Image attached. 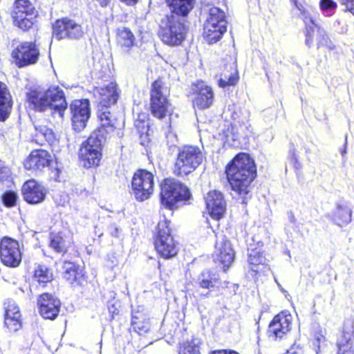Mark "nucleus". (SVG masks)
<instances>
[{
  "mask_svg": "<svg viewBox=\"0 0 354 354\" xmlns=\"http://www.w3.org/2000/svg\"><path fill=\"white\" fill-rule=\"evenodd\" d=\"M266 258L259 251L251 250L248 254V263L251 266V270L254 272L261 271L260 266L266 263Z\"/></svg>",
  "mask_w": 354,
  "mask_h": 354,
  "instance_id": "f704fd0d",
  "label": "nucleus"
},
{
  "mask_svg": "<svg viewBox=\"0 0 354 354\" xmlns=\"http://www.w3.org/2000/svg\"><path fill=\"white\" fill-rule=\"evenodd\" d=\"M354 325L348 322L344 324L342 335L337 341V354H354Z\"/></svg>",
  "mask_w": 354,
  "mask_h": 354,
  "instance_id": "393cba45",
  "label": "nucleus"
},
{
  "mask_svg": "<svg viewBox=\"0 0 354 354\" xmlns=\"http://www.w3.org/2000/svg\"><path fill=\"white\" fill-rule=\"evenodd\" d=\"M204 156L199 147L185 145L178 149L174 174L184 177L192 173L202 163Z\"/></svg>",
  "mask_w": 354,
  "mask_h": 354,
  "instance_id": "20e7f679",
  "label": "nucleus"
},
{
  "mask_svg": "<svg viewBox=\"0 0 354 354\" xmlns=\"http://www.w3.org/2000/svg\"><path fill=\"white\" fill-rule=\"evenodd\" d=\"M122 1H124V3H126L127 5H134L135 3H136V2L138 1V0H122Z\"/></svg>",
  "mask_w": 354,
  "mask_h": 354,
  "instance_id": "864d4df0",
  "label": "nucleus"
},
{
  "mask_svg": "<svg viewBox=\"0 0 354 354\" xmlns=\"http://www.w3.org/2000/svg\"><path fill=\"white\" fill-rule=\"evenodd\" d=\"M225 172L227 180L235 192L247 203L249 186L256 176L254 160L246 153H239L227 165Z\"/></svg>",
  "mask_w": 354,
  "mask_h": 354,
  "instance_id": "f03ea898",
  "label": "nucleus"
},
{
  "mask_svg": "<svg viewBox=\"0 0 354 354\" xmlns=\"http://www.w3.org/2000/svg\"><path fill=\"white\" fill-rule=\"evenodd\" d=\"M166 3L169 8L167 15L185 19L193 9L195 0H166Z\"/></svg>",
  "mask_w": 354,
  "mask_h": 354,
  "instance_id": "bb28decb",
  "label": "nucleus"
},
{
  "mask_svg": "<svg viewBox=\"0 0 354 354\" xmlns=\"http://www.w3.org/2000/svg\"><path fill=\"white\" fill-rule=\"evenodd\" d=\"M286 354H302V351L300 348L292 346L287 351Z\"/></svg>",
  "mask_w": 354,
  "mask_h": 354,
  "instance_id": "09e8293b",
  "label": "nucleus"
},
{
  "mask_svg": "<svg viewBox=\"0 0 354 354\" xmlns=\"http://www.w3.org/2000/svg\"><path fill=\"white\" fill-rule=\"evenodd\" d=\"M53 33L57 39H79L83 37L84 31L82 26L74 20L64 18L56 21Z\"/></svg>",
  "mask_w": 354,
  "mask_h": 354,
  "instance_id": "f8f14e48",
  "label": "nucleus"
},
{
  "mask_svg": "<svg viewBox=\"0 0 354 354\" xmlns=\"http://www.w3.org/2000/svg\"><path fill=\"white\" fill-rule=\"evenodd\" d=\"M131 328L139 335H145L150 329L149 317L142 306H138L132 310Z\"/></svg>",
  "mask_w": 354,
  "mask_h": 354,
  "instance_id": "b1692460",
  "label": "nucleus"
},
{
  "mask_svg": "<svg viewBox=\"0 0 354 354\" xmlns=\"http://www.w3.org/2000/svg\"><path fill=\"white\" fill-rule=\"evenodd\" d=\"M199 340L192 339L180 343L178 347V354H200Z\"/></svg>",
  "mask_w": 354,
  "mask_h": 354,
  "instance_id": "4c0bfd02",
  "label": "nucleus"
},
{
  "mask_svg": "<svg viewBox=\"0 0 354 354\" xmlns=\"http://www.w3.org/2000/svg\"><path fill=\"white\" fill-rule=\"evenodd\" d=\"M153 176L145 169H140L135 172L131 180V194L138 201L147 200L153 191Z\"/></svg>",
  "mask_w": 354,
  "mask_h": 354,
  "instance_id": "9d476101",
  "label": "nucleus"
},
{
  "mask_svg": "<svg viewBox=\"0 0 354 354\" xmlns=\"http://www.w3.org/2000/svg\"><path fill=\"white\" fill-rule=\"evenodd\" d=\"M234 254L230 241L223 235L217 236L213 257L216 263L218 262L223 266L224 271H226L234 261Z\"/></svg>",
  "mask_w": 354,
  "mask_h": 354,
  "instance_id": "dca6fc26",
  "label": "nucleus"
},
{
  "mask_svg": "<svg viewBox=\"0 0 354 354\" xmlns=\"http://www.w3.org/2000/svg\"><path fill=\"white\" fill-rule=\"evenodd\" d=\"M339 3L345 6L346 10L354 15V0H338Z\"/></svg>",
  "mask_w": 354,
  "mask_h": 354,
  "instance_id": "a18cd8bd",
  "label": "nucleus"
},
{
  "mask_svg": "<svg viewBox=\"0 0 354 354\" xmlns=\"http://www.w3.org/2000/svg\"><path fill=\"white\" fill-rule=\"evenodd\" d=\"M118 227L114 225H112L109 227V232H110V234L113 236H116L117 234H118Z\"/></svg>",
  "mask_w": 354,
  "mask_h": 354,
  "instance_id": "8fccbe9b",
  "label": "nucleus"
},
{
  "mask_svg": "<svg viewBox=\"0 0 354 354\" xmlns=\"http://www.w3.org/2000/svg\"><path fill=\"white\" fill-rule=\"evenodd\" d=\"M100 127L94 131L80 149V157L85 167L98 165L102 157V147L107 134L113 132L117 126V120L105 111L100 115Z\"/></svg>",
  "mask_w": 354,
  "mask_h": 354,
  "instance_id": "f257e3e1",
  "label": "nucleus"
},
{
  "mask_svg": "<svg viewBox=\"0 0 354 354\" xmlns=\"http://www.w3.org/2000/svg\"><path fill=\"white\" fill-rule=\"evenodd\" d=\"M39 313L44 319H55L60 309L59 300L49 293L41 294L38 300Z\"/></svg>",
  "mask_w": 354,
  "mask_h": 354,
  "instance_id": "6ab92c4d",
  "label": "nucleus"
},
{
  "mask_svg": "<svg viewBox=\"0 0 354 354\" xmlns=\"http://www.w3.org/2000/svg\"><path fill=\"white\" fill-rule=\"evenodd\" d=\"M207 209L212 218L219 220L225 212V202L223 194L218 191L209 192L205 197Z\"/></svg>",
  "mask_w": 354,
  "mask_h": 354,
  "instance_id": "412c9836",
  "label": "nucleus"
},
{
  "mask_svg": "<svg viewBox=\"0 0 354 354\" xmlns=\"http://www.w3.org/2000/svg\"><path fill=\"white\" fill-rule=\"evenodd\" d=\"M69 241L61 233L51 234L50 247L57 252H66Z\"/></svg>",
  "mask_w": 354,
  "mask_h": 354,
  "instance_id": "c9c22d12",
  "label": "nucleus"
},
{
  "mask_svg": "<svg viewBox=\"0 0 354 354\" xmlns=\"http://www.w3.org/2000/svg\"><path fill=\"white\" fill-rule=\"evenodd\" d=\"M37 16V11L36 10H34V14L32 16H29L28 13H23L21 15V21L19 19L17 20V18L13 19V23L15 26L19 27L20 29L23 30H27L30 29L35 23V19Z\"/></svg>",
  "mask_w": 354,
  "mask_h": 354,
  "instance_id": "58836bf2",
  "label": "nucleus"
},
{
  "mask_svg": "<svg viewBox=\"0 0 354 354\" xmlns=\"http://www.w3.org/2000/svg\"><path fill=\"white\" fill-rule=\"evenodd\" d=\"M26 101L28 106L35 111L48 112L61 118L67 108L64 93L57 86H50L47 90L30 88L26 93Z\"/></svg>",
  "mask_w": 354,
  "mask_h": 354,
  "instance_id": "7ed1b4c3",
  "label": "nucleus"
},
{
  "mask_svg": "<svg viewBox=\"0 0 354 354\" xmlns=\"http://www.w3.org/2000/svg\"><path fill=\"white\" fill-rule=\"evenodd\" d=\"M190 197L189 189L175 179H165L161 185V203L169 209L177 208L180 203L188 201Z\"/></svg>",
  "mask_w": 354,
  "mask_h": 354,
  "instance_id": "423d86ee",
  "label": "nucleus"
},
{
  "mask_svg": "<svg viewBox=\"0 0 354 354\" xmlns=\"http://www.w3.org/2000/svg\"><path fill=\"white\" fill-rule=\"evenodd\" d=\"M35 135L34 141L39 145H44L45 142L53 145L55 142V136L53 130L46 126H35Z\"/></svg>",
  "mask_w": 354,
  "mask_h": 354,
  "instance_id": "c85d7f7f",
  "label": "nucleus"
},
{
  "mask_svg": "<svg viewBox=\"0 0 354 354\" xmlns=\"http://www.w3.org/2000/svg\"><path fill=\"white\" fill-rule=\"evenodd\" d=\"M185 19L165 15L160 24V36L162 41L169 46H178L185 40L187 28Z\"/></svg>",
  "mask_w": 354,
  "mask_h": 354,
  "instance_id": "39448f33",
  "label": "nucleus"
},
{
  "mask_svg": "<svg viewBox=\"0 0 354 354\" xmlns=\"http://www.w3.org/2000/svg\"><path fill=\"white\" fill-rule=\"evenodd\" d=\"M337 23L338 24H340V21H337Z\"/></svg>",
  "mask_w": 354,
  "mask_h": 354,
  "instance_id": "13d9d810",
  "label": "nucleus"
},
{
  "mask_svg": "<svg viewBox=\"0 0 354 354\" xmlns=\"http://www.w3.org/2000/svg\"><path fill=\"white\" fill-rule=\"evenodd\" d=\"M109 312L111 315L112 319L114 318V315L118 314V310L115 304H112L111 306H109Z\"/></svg>",
  "mask_w": 354,
  "mask_h": 354,
  "instance_id": "de8ad7c7",
  "label": "nucleus"
},
{
  "mask_svg": "<svg viewBox=\"0 0 354 354\" xmlns=\"http://www.w3.org/2000/svg\"><path fill=\"white\" fill-rule=\"evenodd\" d=\"M59 196H55V201L57 205L64 207L68 203V197L66 195L59 196V198H58Z\"/></svg>",
  "mask_w": 354,
  "mask_h": 354,
  "instance_id": "49530a36",
  "label": "nucleus"
},
{
  "mask_svg": "<svg viewBox=\"0 0 354 354\" xmlns=\"http://www.w3.org/2000/svg\"><path fill=\"white\" fill-rule=\"evenodd\" d=\"M196 94L193 101L194 106L198 109H207L214 102V92L212 88L204 82H198L194 88Z\"/></svg>",
  "mask_w": 354,
  "mask_h": 354,
  "instance_id": "4be33fe9",
  "label": "nucleus"
},
{
  "mask_svg": "<svg viewBox=\"0 0 354 354\" xmlns=\"http://www.w3.org/2000/svg\"><path fill=\"white\" fill-rule=\"evenodd\" d=\"M317 354H321V346L318 345V349L316 351Z\"/></svg>",
  "mask_w": 354,
  "mask_h": 354,
  "instance_id": "6e6d98bb",
  "label": "nucleus"
},
{
  "mask_svg": "<svg viewBox=\"0 0 354 354\" xmlns=\"http://www.w3.org/2000/svg\"><path fill=\"white\" fill-rule=\"evenodd\" d=\"M21 192L25 201L35 205L45 200L47 190L41 184L32 179L24 183Z\"/></svg>",
  "mask_w": 354,
  "mask_h": 354,
  "instance_id": "a211bd4d",
  "label": "nucleus"
},
{
  "mask_svg": "<svg viewBox=\"0 0 354 354\" xmlns=\"http://www.w3.org/2000/svg\"><path fill=\"white\" fill-rule=\"evenodd\" d=\"M39 52L35 43L24 42L12 53L14 62L19 67H24L37 62Z\"/></svg>",
  "mask_w": 354,
  "mask_h": 354,
  "instance_id": "4468645a",
  "label": "nucleus"
},
{
  "mask_svg": "<svg viewBox=\"0 0 354 354\" xmlns=\"http://www.w3.org/2000/svg\"><path fill=\"white\" fill-rule=\"evenodd\" d=\"M18 199L17 193L13 191H7L1 196L3 205L7 207H12L16 205Z\"/></svg>",
  "mask_w": 354,
  "mask_h": 354,
  "instance_id": "79ce46f5",
  "label": "nucleus"
},
{
  "mask_svg": "<svg viewBox=\"0 0 354 354\" xmlns=\"http://www.w3.org/2000/svg\"><path fill=\"white\" fill-rule=\"evenodd\" d=\"M72 124L75 131L84 129L90 118L91 111L88 100H75L71 106Z\"/></svg>",
  "mask_w": 354,
  "mask_h": 354,
  "instance_id": "f3484780",
  "label": "nucleus"
},
{
  "mask_svg": "<svg viewBox=\"0 0 354 354\" xmlns=\"http://www.w3.org/2000/svg\"><path fill=\"white\" fill-rule=\"evenodd\" d=\"M62 270L63 277L71 284L75 282L81 274V272H79V266L71 261H64L63 263Z\"/></svg>",
  "mask_w": 354,
  "mask_h": 354,
  "instance_id": "72a5a7b5",
  "label": "nucleus"
},
{
  "mask_svg": "<svg viewBox=\"0 0 354 354\" xmlns=\"http://www.w3.org/2000/svg\"><path fill=\"white\" fill-rule=\"evenodd\" d=\"M50 162V155L46 150H33L24 162V167L28 170H42Z\"/></svg>",
  "mask_w": 354,
  "mask_h": 354,
  "instance_id": "5701e85b",
  "label": "nucleus"
},
{
  "mask_svg": "<svg viewBox=\"0 0 354 354\" xmlns=\"http://www.w3.org/2000/svg\"><path fill=\"white\" fill-rule=\"evenodd\" d=\"M168 95V88L161 80H156L152 83L150 91V109L154 117L162 119L169 113L171 104L167 98Z\"/></svg>",
  "mask_w": 354,
  "mask_h": 354,
  "instance_id": "1a4fd4ad",
  "label": "nucleus"
},
{
  "mask_svg": "<svg viewBox=\"0 0 354 354\" xmlns=\"http://www.w3.org/2000/svg\"><path fill=\"white\" fill-rule=\"evenodd\" d=\"M295 5V6L296 7L298 4H299L300 3H299L297 1V0H290Z\"/></svg>",
  "mask_w": 354,
  "mask_h": 354,
  "instance_id": "5fc2aeb1",
  "label": "nucleus"
},
{
  "mask_svg": "<svg viewBox=\"0 0 354 354\" xmlns=\"http://www.w3.org/2000/svg\"><path fill=\"white\" fill-rule=\"evenodd\" d=\"M226 25L225 12L219 8H211L204 25L203 36L207 42L211 44L220 40L227 30Z\"/></svg>",
  "mask_w": 354,
  "mask_h": 354,
  "instance_id": "6e6552de",
  "label": "nucleus"
},
{
  "mask_svg": "<svg viewBox=\"0 0 354 354\" xmlns=\"http://www.w3.org/2000/svg\"><path fill=\"white\" fill-rule=\"evenodd\" d=\"M94 96L97 99L99 103L98 118L101 113L108 111L111 105L115 104L118 98L117 85L114 82H110L104 87H96L93 91ZM115 118L113 115H112Z\"/></svg>",
  "mask_w": 354,
  "mask_h": 354,
  "instance_id": "2eb2a0df",
  "label": "nucleus"
},
{
  "mask_svg": "<svg viewBox=\"0 0 354 354\" xmlns=\"http://www.w3.org/2000/svg\"><path fill=\"white\" fill-rule=\"evenodd\" d=\"M346 153V149H344L342 151V155L344 156V154Z\"/></svg>",
  "mask_w": 354,
  "mask_h": 354,
  "instance_id": "4d7b16f0",
  "label": "nucleus"
},
{
  "mask_svg": "<svg viewBox=\"0 0 354 354\" xmlns=\"http://www.w3.org/2000/svg\"><path fill=\"white\" fill-rule=\"evenodd\" d=\"M239 80L238 72L234 69L230 73H223L221 74V78L218 80V86L221 88H225L227 86H234L236 84Z\"/></svg>",
  "mask_w": 354,
  "mask_h": 354,
  "instance_id": "ea45409f",
  "label": "nucleus"
},
{
  "mask_svg": "<svg viewBox=\"0 0 354 354\" xmlns=\"http://www.w3.org/2000/svg\"><path fill=\"white\" fill-rule=\"evenodd\" d=\"M292 160L294 161V167H295V169H299L301 167V165L300 163L298 162L297 159L295 157H293Z\"/></svg>",
  "mask_w": 354,
  "mask_h": 354,
  "instance_id": "603ef678",
  "label": "nucleus"
},
{
  "mask_svg": "<svg viewBox=\"0 0 354 354\" xmlns=\"http://www.w3.org/2000/svg\"><path fill=\"white\" fill-rule=\"evenodd\" d=\"M315 29L317 30V46H328V43L330 42V39L326 30L318 24L314 26V30Z\"/></svg>",
  "mask_w": 354,
  "mask_h": 354,
  "instance_id": "37998d69",
  "label": "nucleus"
},
{
  "mask_svg": "<svg viewBox=\"0 0 354 354\" xmlns=\"http://www.w3.org/2000/svg\"><path fill=\"white\" fill-rule=\"evenodd\" d=\"M333 220L339 226L348 224L351 221V210L346 204H337L333 212Z\"/></svg>",
  "mask_w": 354,
  "mask_h": 354,
  "instance_id": "2f4dec72",
  "label": "nucleus"
},
{
  "mask_svg": "<svg viewBox=\"0 0 354 354\" xmlns=\"http://www.w3.org/2000/svg\"><path fill=\"white\" fill-rule=\"evenodd\" d=\"M170 221L164 218L160 221L154 234V245L157 252L165 259L176 255L178 248L171 234Z\"/></svg>",
  "mask_w": 354,
  "mask_h": 354,
  "instance_id": "0eeeda50",
  "label": "nucleus"
},
{
  "mask_svg": "<svg viewBox=\"0 0 354 354\" xmlns=\"http://www.w3.org/2000/svg\"><path fill=\"white\" fill-rule=\"evenodd\" d=\"M0 184L6 187H10L12 185L11 171L7 167L0 168Z\"/></svg>",
  "mask_w": 354,
  "mask_h": 354,
  "instance_id": "a19ab883",
  "label": "nucleus"
},
{
  "mask_svg": "<svg viewBox=\"0 0 354 354\" xmlns=\"http://www.w3.org/2000/svg\"><path fill=\"white\" fill-rule=\"evenodd\" d=\"M319 6L322 11L335 10L337 6L333 0H321Z\"/></svg>",
  "mask_w": 354,
  "mask_h": 354,
  "instance_id": "c03bdc74",
  "label": "nucleus"
},
{
  "mask_svg": "<svg viewBox=\"0 0 354 354\" xmlns=\"http://www.w3.org/2000/svg\"><path fill=\"white\" fill-rule=\"evenodd\" d=\"M53 274L51 270L44 265H36L34 271L33 283L30 286V290L34 288L35 286L38 285L44 287L45 285L51 281Z\"/></svg>",
  "mask_w": 354,
  "mask_h": 354,
  "instance_id": "cd10ccee",
  "label": "nucleus"
},
{
  "mask_svg": "<svg viewBox=\"0 0 354 354\" xmlns=\"http://www.w3.org/2000/svg\"><path fill=\"white\" fill-rule=\"evenodd\" d=\"M216 280V275L209 270H206L203 271L198 276L197 283L202 288L209 289L214 286Z\"/></svg>",
  "mask_w": 354,
  "mask_h": 354,
  "instance_id": "e433bc0d",
  "label": "nucleus"
},
{
  "mask_svg": "<svg viewBox=\"0 0 354 354\" xmlns=\"http://www.w3.org/2000/svg\"><path fill=\"white\" fill-rule=\"evenodd\" d=\"M212 354H239L235 351H227L225 350H220L214 351Z\"/></svg>",
  "mask_w": 354,
  "mask_h": 354,
  "instance_id": "3c124183",
  "label": "nucleus"
},
{
  "mask_svg": "<svg viewBox=\"0 0 354 354\" xmlns=\"http://www.w3.org/2000/svg\"><path fill=\"white\" fill-rule=\"evenodd\" d=\"M296 8L299 11V17L305 25V44L310 47L313 43L314 26L317 24L313 17L314 8L301 3L298 4Z\"/></svg>",
  "mask_w": 354,
  "mask_h": 354,
  "instance_id": "aec40b11",
  "label": "nucleus"
},
{
  "mask_svg": "<svg viewBox=\"0 0 354 354\" xmlns=\"http://www.w3.org/2000/svg\"><path fill=\"white\" fill-rule=\"evenodd\" d=\"M22 252L19 243L15 239L5 236L0 241V259L3 265L16 268L21 261Z\"/></svg>",
  "mask_w": 354,
  "mask_h": 354,
  "instance_id": "9b49d317",
  "label": "nucleus"
},
{
  "mask_svg": "<svg viewBox=\"0 0 354 354\" xmlns=\"http://www.w3.org/2000/svg\"><path fill=\"white\" fill-rule=\"evenodd\" d=\"M117 41L124 50L128 51L134 45L135 37L129 28L120 27L117 30Z\"/></svg>",
  "mask_w": 354,
  "mask_h": 354,
  "instance_id": "473e14b6",
  "label": "nucleus"
},
{
  "mask_svg": "<svg viewBox=\"0 0 354 354\" xmlns=\"http://www.w3.org/2000/svg\"><path fill=\"white\" fill-rule=\"evenodd\" d=\"M5 309V325L10 331H17L21 326V313L19 307L11 300L4 303Z\"/></svg>",
  "mask_w": 354,
  "mask_h": 354,
  "instance_id": "a878e982",
  "label": "nucleus"
},
{
  "mask_svg": "<svg viewBox=\"0 0 354 354\" xmlns=\"http://www.w3.org/2000/svg\"><path fill=\"white\" fill-rule=\"evenodd\" d=\"M292 316L290 314L281 313L273 318L268 326L267 334L274 341L286 338L290 331Z\"/></svg>",
  "mask_w": 354,
  "mask_h": 354,
  "instance_id": "ddd939ff",
  "label": "nucleus"
},
{
  "mask_svg": "<svg viewBox=\"0 0 354 354\" xmlns=\"http://www.w3.org/2000/svg\"><path fill=\"white\" fill-rule=\"evenodd\" d=\"M36 10L33 4L29 0H16L12 11V17L19 19L21 21L23 13H28L32 16L34 10Z\"/></svg>",
  "mask_w": 354,
  "mask_h": 354,
  "instance_id": "c756f323",
  "label": "nucleus"
},
{
  "mask_svg": "<svg viewBox=\"0 0 354 354\" xmlns=\"http://www.w3.org/2000/svg\"><path fill=\"white\" fill-rule=\"evenodd\" d=\"M10 95L4 84L0 82V120L4 121L11 108Z\"/></svg>",
  "mask_w": 354,
  "mask_h": 354,
  "instance_id": "7c9ffc66",
  "label": "nucleus"
}]
</instances>
